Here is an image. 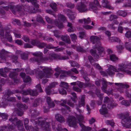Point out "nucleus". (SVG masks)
<instances>
[{"instance_id": "nucleus-45", "label": "nucleus", "mask_w": 131, "mask_h": 131, "mask_svg": "<svg viewBox=\"0 0 131 131\" xmlns=\"http://www.w3.org/2000/svg\"><path fill=\"white\" fill-rule=\"evenodd\" d=\"M17 74L16 72H11L9 74V77L12 79H14L17 77Z\"/></svg>"}, {"instance_id": "nucleus-41", "label": "nucleus", "mask_w": 131, "mask_h": 131, "mask_svg": "<svg viewBox=\"0 0 131 131\" xmlns=\"http://www.w3.org/2000/svg\"><path fill=\"white\" fill-rule=\"evenodd\" d=\"M24 125L26 129L28 130L29 129L28 125L29 123V119L28 118H26L24 120Z\"/></svg>"}, {"instance_id": "nucleus-60", "label": "nucleus", "mask_w": 131, "mask_h": 131, "mask_svg": "<svg viewBox=\"0 0 131 131\" xmlns=\"http://www.w3.org/2000/svg\"><path fill=\"white\" fill-rule=\"evenodd\" d=\"M45 18L46 20V21L49 23L52 24L53 23L54 21L52 19H51L48 17L46 16L45 17Z\"/></svg>"}, {"instance_id": "nucleus-62", "label": "nucleus", "mask_w": 131, "mask_h": 131, "mask_svg": "<svg viewBox=\"0 0 131 131\" xmlns=\"http://www.w3.org/2000/svg\"><path fill=\"white\" fill-rule=\"evenodd\" d=\"M129 43L128 42H126L125 44V46L126 49L129 51L131 52V47L128 46L129 45Z\"/></svg>"}, {"instance_id": "nucleus-1", "label": "nucleus", "mask_w": 131, "mask_h": 131, "mask_svg": "<svg viewBox=\"0 0 131 131\" xmlns=\"http://www.w3.org/2000/svg\"><path fill=\"white\" fill-rule=\"evenodd\" d=\"M32 54L36 57L30 58L31 62H36L38 65H40L41 62L45 61H48L51 62L53 60H63L68 59L69 57L66 56H60L57 54L54 53H51L49 54L48 57H43V54L42 52H36L33 53Z\"/></svg>"}, {"instance_id": "nucleus-56", "label": "nucleus", "mask_w": 131, "mask_h": 131, "mask_svg": "<svg viewBox=\"0 0 131 131\" xmlns=\"http://www.w3.org/2000/svg\"><path fill=\"white\" fill-rule=\"evenodd\" d=\"M21 58L24 60H27L28 59V55L26 53H23L21 54Z\"/></svg>"}, {"instance_id": "nucleus-37", "label": "nucleus", "mask_w": 131, "mask_h": 131, "mask_svg": "<svg viewBox=\"0 0 131 131\" xmlns=\"http://www.w3.org/2000/svg\"><path fill=\"white\" fill-rule=\"evenodd\" d=\"M87 74L85 73L83 75V78L85 81V83H90L89 82L90 79L87 77Z\"/></svg>"}, {"instance_id": "nucleus-15", "label": "nucleus", "mask_w": 131, "mask_h": 131, "mask_svg": "<svg viewBox=\"0 0 131 131\" xmlns=\"http://www.w3.org/2000/svg\"><path fill=\"white\" fill-rule=\"evenodd\" d=\"M102 89L104 92L108 94L109 93V92L106 90V89L107 88V84L112 85L113 83L107 82L105 79L103 78H102Z\"/></svg>"}, {"instance_id": "nucleus-50", "label": "nucleus", "mask_w": 131, "mask_h": 131, "mask_svg": "<svg viewBox=\"0 0 131 131\" xmlns=\"http://www.w3.org/2000/svg\"><path fill=\"white\" fill-rule=\"evenodd\" d=\"M69 62L70 63L71 66L72 67H77L78 65L77 62L72 60L69 61Z\"/></svg>"}, {"instance_id": "nucleus-57", "label": "nucleus", "mask_w": 131, "mask_h": 131, "mask_svg": "<svg viewBox=\"0 0 131 131\" xmlns=\"http://www.w3.org/2000/svg\"><path fill=\"white\" fill-rule=\"evenodd\" d=\"M76 49L77 50L78 52H85L86 51V50L82 47L78 46L77 47Z\"/></svg>"}, {"instance_id": "nucleus-43", "label": "nucleus", "mask_w": 131, "mask_h": 131, "mask_svg": "<svg viewBox=\"0 0 131 131\" xmlns=\"http://www.w3.org/2000/svg\"><path fill=\"white\" fill-rule=\"evenodd\" d=\"M121 104L122 105H123L126 106H128L130 105V103L128 101L124 100L122 101Z\"/></svg>"}, {"instance_id": "nucleus-58", "label": "nucleus", "mask_w": 131, "mask_h": 131, "mask_svg": "<svg viewBox=\"0 0 131 131\" xmlns=\"http://www.w3.org/2000/svg\"><path fill=\"white\" fill-rule=\"evenodd\" d=\"M85 36V32L84 31L80 32H79V37L81 39H83Z\"/></svg>"}, {"instance_id": "nucleus-7", "label": "nucleus", "mask_w": 131, "mask_h": 131, "mask_svg": "<svg viewBox=\"0 0 131 131\" xmlns=\"http://www.w3.org/2000/svg\"><path fill=\"white\" fill-rule=\"evenodd\" d=\"M121 116L122 125L126 128H131V116L127 113L122 114Z\"/></svg>"}, {"instance_id": "nucleus-63", "label": "nucleus", "mask_w": 131, "mask_h": 131, "mask_svg": "<svg viewBox=\"0 0 131 131\" xmlns=\"http://www.w3.org/2000/svg\"><path fill=\"white\" fill-rule=\"evenodd\" d=\"M29 130L31 131H39L38 128L36 126L34 127L32 126H30Z\"/></svg>"}, {"instance_id": "nucleus-9", "label": "nucleus", "mask_w": 131, "mask_h": 131, "mask_svg": "<svg viewBox=\"0 0 131 131\" xmlns=\"http://www.w3.org/2000/svg\"><path fill=\"white\" fill-rule=\"evenodd\" d=\"M76 117L78 119V123L82 128V131H91L92 128L89 127H86L82 123L83 122L84 117L81 115H77Z\"/></svg>"}, {"instance_id": "nucleus-16", "label": "nucleus", "mask_w": 131, "mask_h": 131, "mask_svg": "<svg viewBox=\"0 0 131 131\" xmlns=\"http://www.w3.org/2000/svg\"><path fill=\"white\" fill-rule=\"evenodd\" d=\"M20 75L23 79L24 82L25 83L29 82L31 81V78L28 75H26L24 72H21Z\"/></svg>"}, {"instance_id": "nucleus-18", "label": "nucleus", "mask_w": 131, "mask_h": 131, "mask_svg": "<svg viewBox=\"0 0 131 131\" xmlns=\"http://www.w3.org/2000/svg\"><path fill=\"white\" fill-rule=\"evenodd\" d=\"M102 5L103 7L110 9L113 10V7L110 5L109 2L106 0H102Z\"/></svg>"}, {"instance_id": "nucleus-13", "label": "nucleus", "mask_w": 131, "mask_h": 131, "mask_svg": "<svg viewBox=\"0 0 131 131\" xmlns=\"http://www.w3.org/2000/svg\"><path fill=\"white\" fill-rule=\"evenodd\" d=\"M77 9L80 12H87L88 10H89V9H88L87 8L86 6L84 3L81 2L78 3L77 4Z\"/></svg>"}, {"instance_id": "nucleus-35", "label": "nucleus", "mask_w": 131, "mask_h": 131, "mask_svg": "<svg viewBox=\"0 0 131 131\" xmlns=\"http://www.w3.org/2000/svg\"><path fill=\"white\" fill-rule=\"evenodd\" d=\"M49 6L54 11H57L58 9L56 7L57 5L56 3L54 2L50 4Z\"/></svg>"}, {"instance_id": "nucleus-6", "label": "nucleus", "mask_w": 131, "mask_h": 131, "mask_svg": "<svg viewBox=\"0 0 131 131\" xmlns=\"http://www.w3.org/2000/svg\"><path fill=\"white\" fill-rule=\"evenodd\" d=\"M23 5L24 6V8H23L19 6H16L15 9V12H16V11H17L19 14L21 15L25 14L26 12L29 13H34L39 12L38 10L36 9L35 8L31 9L30 6L27 4H23Z\"/></svg>"}, {"instance_id": "nucleus-31", "label": "nucleus", "mask_w": 131, "mask_h": 131, "mask_svg": "<svg viewBox=\"0 0 131 131\" xmlns=\"http://www.w3.org/2000/svg\"><path fill=\"white\" fill-rule=\"evenodd\" d=\"M38 94V92L37 89L35 90H32L30 89V90L29 95H30L34 96H36Z\"/></svg>"}, {"instance_id": "nucleus-54", "label": "nucleus", "mask_w": 131, "mask_h": 131, "mask_svg": "<svg viewBox=\"0 0 131 131\" xmlns=\"http://www.w3.org/2000/svg\"><path fill=\"white\" fill-rule=\"evenodd\" d=\"M25 72L27 74H28L31 75H32L34 73V71L33 70H31L29 68H27L25 69Z\"/></svg>"}, {"instance_id": "nucleus-38", "label": "nucleus", "mask_w": 131, "mask_h": 131, "mask_svg": "<svg viewBox=\"0 0 131 131\" xmlns=\"http://www.w3.org/2000/svg\"><path fill=\"white\" fill-rule=\"evenodd\" d=\"M72 12H70L68 14V16L70 19L72 20H74L75 18L76 15L75 14H72Z\"/></svg>"}, {"instance_id": "nucleus-33", "label": "nucleus", "mask_w": 131, "mask_h": 131, "mask_svg": "<svg viewBox=\"0 0 131 131\" xmlns=\"http://www.w3.org/2000/svg\"><path fill=\"white\" fill-rule=\"evenodd\" d=\"M68 131V130L66 128H62L61 125H59L57 127L54 129V131Z\"/></svg>"}, {"instance_id": "nucleus-39", "label": "nucleus", "mask_w": 131, "mask_h": 131, "mask_svg": "<svg viewBox=\"0 0 131 131\" xmlns=\"http://www.w3.org/2000/svg\"><path fill=\"white\" fill-rule=\"evenodd\" d=\"M67 71H65L61 70L60 71L61 74L60 75V77L61 78H63L64 77L67 76L69 74L67 73Z\"/></svg>"}, {"instance_id": "nucleus-51", "label": "nucleus", "mask_w": 131, "mask_h": 131, "mask_svg": "<svg viewBox=\"0 0 131 131\" xmlns=\"http://www.w3.org/2000/svg\"><path fill=\"white\" fill-rule=\"evenodd\" d=\"M105 123L107 125H111L112 127L114 126L115 124L113 120H107L105 122Z\"/></svg>"}, {"instance_id": "nucleus-55", "label": "nucleus", "mask_w": 131, "mask_h": 131, "mask_svg": "<svg viewBox=\"0 0 131 131\" xmlns=\"http://www.w3.org/2000/svg\"><path fill=\"white\" fill-rule=\"evenodd\" d=\"M71 40L74 42H75V40L77 39V37L74 34H71L70 35Z\"/></svg>"}, {"instance_id": "nucleus-27", "label": "nucleus", "mask_w": 131, "mask_h": 131, "mask_svg": "<svg viewBox=\"0 0 131 131\" xmlns=\"http://www.w3.org/2000/svg\"><path fill=\"white\" fill-rule=\"evenodd\" d=\"M54 23L56 26L57 27L61 29L64 27L62 23L61 22H59L57 19L55 20Z\"/></svg>"}, {"instance_id": "nucleus-20", "label": "nucleus", "mask_w": 131, "mask_h": 131, "mask_svg": "<svg viewBox=\"0 0 131 131\" xmlns=\"http://www.w3.org/2000/svg\"><path fill=\"white\" fill-rule=\"evenodd\" d=\"M77 84L80 88H86L87 87H90L92 85L91 83H85L83 82L80 81H77ZM92 86H94V85H92Z\"/></svg>"}, {"instance_id": "nucleus-48", "label": "nucleus", "mask_w": 131, "mask_h": 131, "mask_svg": "<svg viewBox=\"0 0 131 131\" xmlns=\"http://www.w3.org/2000/svg\"><path fill=\"white\" fill-rule=\"evenodd\" d=\"M0 116L5 121L7 119L8 116V115L6 113H0Z\"/></svg>"}, {"instance_id": "nucleus-17", "label": "nucleus", "mask_w": 131, "mask_h": 131, "mask_svg": "<svg viewBox=\"0 0 131 131\" xmlns=\"http://www.w3.org/2000/svg\"><path fill=\"white\" fill-rule=\"evenodd\" d=\"M85 96L84 95H83L81 97L80 100L79 102V103L78 106V107L77 108V109L79 112L81 113L82 112V111L80 109H79L78 108H80L82 106H83L85 105Z\"/></svg>"}, {"instance_id": "nucleus-21", "label": "nucleus", "mask_w": 131, "mask_h": 131, "mask_svg": "<svg viewBox=\"0 0 131 131\" xmlns=\"http://www.w3.org/2000/svg\"><path fill=\"white\" fill-rule=\"evenodd\" d=\"M55 118L57 120L61 123H63L65 121V119L60 114H57L55 115Z\"/></svg>"}, {"instance_id": "nucleus-29", "label": "nucleus", "mask_w": 131, "mask_h": 131, "mask_svg": "<svg viewBox=\"0 0 131 131\" xmlns=\"http://www.w3.org/2000/svg\"><path fill=\"white\" fill-rule=\"evenodd\" d=\"M109 41L110 42H120L121 40L119 39L116 37H112L109 38Z\"/></svg>"}, {"instance_id": "nucleus-46", "label": "nucleus", "mask_w": 131, "mask_h": 131, "mask_svg": "<svg viewBox=\"0 0 131 131\" xmlns=\"http://www.w3.org/2000/svg\"><path fill=\"white\" fill-rule=\"evenodd\" d=\"M46 44L44 42H41L39 41L37 47L40 48L44 47L46 45Z\"/></svg>"}, {"instance_id": "nucleus-14", "label": "nucleus", "mask_w": 131, "mask_h": 131, "mask_svg": "<svg viewBox=\"0 0 131 131\" xmlns=\"http://www.w3.org/2000/svg\"><path fill=\"white\" fill-rule=\"evenodd\" d=\"M4 31H5V36L6 37L11 35L10 33V30L8 26H5L4 28H2L1 30H0V36L3 37L4 36Z\"/></svg>"}, {"instance_id": "nucleus-28", "label": "nucleus", "mask_w": 131, "mask_h": 131, "mask_svg": "<svg viewBox=\"0 0 131 131\" xmlns=\"http://www.w3.org/2000/svg\"><path fill=\"white\" fill-rule=\"evenodd\" d=\"M117 105V103L114 102H110L107 104V107L109 109H111L116 107Z\"/></svg>"}, {"instance_id": "nucleus-22", "label": "nucleus", "mask_w": 131, "mask_h": 131, "mask_svg": "<svg viewBox=\"0 0 131 131\" xmlns=\"http://www.w3.org/2000/svg\"><path fill=\"white\" fill-rule=\"evenodd\" d=\"M46 101L49 108H52L55 106V104L52 101L50 97H47L46 98Z\"/></svg>"}, {"instance_id": "nucleus-2", "label": "nucleus", "mask_w": 131, "mask_h": 131, "mask_svg": "<svg viewBox=\"0 0 131 131\" xmlns=\"http://www.w3.org/2000/svg\"><path fill=\"white\" fill-rule=\"evenodd\" d=\"M90 39L93 44L96 43L93 46V48L94 49H97L99 51L97 53L96 50L91 49L90 51L91 55L96 59L103 56L104 54V48L101 46V43L100 41L99 37L96 36H91L90 38Z\"/></svg>"}, {"instance_id": "nucleus-3", "label": "nucleus", "mask_w": 131, "mask_h": 131, "mask_svg": "<svg viewBox=\"0 0 131 131\" xmlns=\"http://www.w3.org/2000/svg\"><path fill=\"white\" fill-rule=\"evenodd\" d=\"M51 68L46 67L40 66L35 70V73L40 79L44 77L49 78L51 77L52 74L51 71Z\"/></svg>"}, {"instance_id": "nucleus-47", "label": "nucleus", "mask_w": 131, "mask_h": 131, "mask_svg": "<svg viewBox=\"0 0 131 131\" xmlns=\"http://www.w3.org/2000/svg\"><path fill=\"white\" fill-rule=\"evenodd\" d=\"M60 86L65 89H67L68 87V85L67 83L64 82H61L60 85Z\"/></svg>"}, {"instance_id": "nucleus-5", "label": "nucleus", "mask_w": 131, "mask_h": 131, "mask_svg": "<svg viewBox=\"0 0 131 131\" xmlns=\"http://www.w3.org/2000/svg\"><path fill=\"white\" fill-rule=\"evenodd\" d=\"M118 66L119 67L118 68L117 70L114 66L112 65H110L108 67V69H107V74L111 76H113L115 74L114 72H118V71H119L124 72L126 73L131 75V71L125 69L126 68H127L128 67L126 66V64H119Z\"/></svg>"}, {"instance_id": "nucleus-19", "label": "nucleus", "mask_w": 131, "mask_h": 131, "mask_svg": "<svg viewBox=\"0 0 131 131\" xmlns=\"http://www.w3.org/2000/svg\"><path fill=\"white\" fill-rule=\"evenodd\" d=\"M10 70V68L6 67L4 68V70L3 68L0 69V75L5 78L7 76L6 73L9 71Z\"/></svg>"}, {"instance_id": "nucleus-64", "label": "nucleus", "mask_w": 131, "mask_h": 131, "mask_svg": "<svg viewBox=\"0 0 131 131\" xmlns=\"http://www.w3.org/2000/svg\"><path fill=\"white\" fill-rule=\"evenodd\" d=\"M125 36L127 38L131 39V31H127L125 34Z\"/></svg>"}, {"instance_id": "nucleus-30", "label": "nucleus", "mask_w": 131, "mask_h": 131, "mask_svg": "<svg viewBox=\"0 0 131 131\" xmlns=\"http://www.w3.org/2000/svg\"><path fill=\"white\" fill-rule=\"evenodd\" d=\"M72 72H74L76 74H78L79 72L76 68H73L71 69L70 70L67 71V73L71 75L72 74Z\"/></svg>"}, {"instance_id": "nucleus-12", "label": "nucleus", "mask_w": 131, "mask_h": 131, "mask_svg": "<svg viewBox=\"0 0 131 131\" xmlns=\"http://www.w3.org/2000/svg\"><path fill=\"white\" fill-rule=\"evenodd\" d=\"M67 121L69 126L75 128L77 127L76 119L75 117L73 116H70L67 119Z\"/></svg>"}, {"instance_id": "nucleus-32", "label": "nucleus", "mask_w": 131, "mask_h": 131, "mask_svg": "<svg viewBox=\"0 0 131 131\" xmlns=\"http://www.w3.org/2000/svg\"><path fill=\"white\" fill-rule=\"evenodd\" d=\"M117 15L119 16L125 17L127 15V13L123 10H119L117 12Z\"/></svg>"}, {"instance_id": "nucleus-4", "label": "nucleus", "mask_w": 131, "mask_h": 131, "mask_svg": "<svg viewBox=\"0 0 131 131\" xmlns=\"http://www.w3.org/2000/svg\"><path fill=\"white\" fill-rule=\"evenodd\" d=\"M34 113L33 114H32L31 115V117L32 118L30 120L33 124H36V125H38L41 126V127H43L44 129L46 131H51V130L50 129V127L49 125V122H46L45 123L44 121L42 120V119H39L37 121L35 120L34 119L35 117L36 116H38L39 113L38 112H37L36 110H35L34 111Z\"/></svg>"}, {"instance_id": "nucleus-24", "label": "nucleus", "mask_w": 131, "mask_h": 131, "mask_svg": "<svg viewBox=\"0 0 131 131\" xmlns=\"http://www.w3.org/2000/svg\"><path fill=\"white\" fill-rule=\"evenodd\" d=\"M21 2L23 3H25V2H26L27 1L29 3L30 2L31 4H33L34 6L36 8L38 7V5L37 3V1L36 0H25V1L24 0H20Z\"/></svg>"}, {"instance_id": "nucleus-61", "label": "nucleus", "mask_w": 131, "mask_h": 131, "mask_svg": "<svg viewBox=\"0 0 131 131\" xmlns=\"http://www.w3.org/2000/svg\"><path fill=\"white\" fill-rule=\"evenodd\" d=\"M51 89L48 86L45 88V92L47 95H50L51 93Z\"/></svg>"}, {"instance_id": "nucleus-8", "label": "nucleus", "mask_w": 131, "mask_h": 131, "mask_svg": "<svg viewBox=\"0 0 131 131\" xmlns=\"http://www.w3.org/2000/svg\"><path fill=\"white\" fill-rule=\"evenodd\" d=\"M9 121L14 125H16L18 129L21 131L24 129L22 122L16 117H13L9 119Z\"/></svg>"}, {"instance_id": "nucleus-53", "label": "nucleus", "mask_w": 131, "mask_h": 131, "mask_svg": "<svg viewBox=\"0 0 131 131\" xmlns=\"http://www.w3.org/2000/svg\"><path fill=\"white\" fill-rule=\"evenodd\" d=\"M36 20L39 23H41L42 24L44 23L45 22L43 20L42 17L40 16H37Z\"/></svg>"}, {"instance_id": "nucleus-34", "label": "nucleus", "mask_w": 131, "mask_h": 131, "mask_svg": "<svg viewBox=\"0 0 131 131\" xmlns=\"http://www.w3.org/2000/svg\"><path fill=\"white\" fill-rule=\"evenodd\" d=\"M58 19L59 20H61L63 22H66L67 21L65 16L63 15L60 14L58 15Z\"/></svg>"}, {"instance_id": "nucleus-59", "label": "nucleus", "mask_w": 131, "mask_h": 131, "mask_svg": "<svg viewBox=\"0 0 131 131\" xmlns=\"http://www.w3.org/2000/svg\"><path fill=\"white\" fill-rule=\"evenodd\" d=\"M88 59L89 60L90 63L93 65V64L94 63V60L93 59L92 57L91 56H89L88 57Z\"/></svg>"}, {"instance_id": "nucleus-11", "label": "nucleus", "mask_w": 131, "mask_h": 131, "mask_svg": "<svg viewBox=\"0 0 131 131\" xmlns=\"http://www.w3.org/2000/svg\"><path fill=\"white\" fill-rule=\"evenodd\" d=\"M97 6L100 8L101 7L98 1L97 0H94L93 2L89 3V8L91 10H92L95 13H97L98 9V8H97Z\"/></svg>"}, {"instance_id": "nucleus-25", "label": "nucleus", "mask_w": 131, "mask_h": 131, "mask_svg": "<svg viewBox=\"0 0 131 131\" xmlns=\"http://www.w3.org/2000/svg\"><path fill=\"white\" fill-rule=\"evenodd\" d=\"M61 39L62 41L68 44H70L71 43L69 37L67 35L62 36L61 37Z\"/></svg>"}, {"instance_id": "nucleus-10", "label": "nucleus", "mask_w": 131, "mask_h": 131, "mask_svg": "<svg viewBox=\"0 0 131 131\" xmlns=\"http://www.w3.org/2000/svg\"><path fill=\"white\" fill-rule=\"evenodd\" d=\"M8 5V3L5 1H0V7L3 8L6 10H8V9H10L13 14H15V6L14 5Z\"/></svg>"}, {"instance_id": "nucleus-49", "label": "nucleus", "mask_w": 131, "mask_h": 131, "mask_svg": "<svg viewBox=\"0 0 131 131\" xmlns=\"http://www.w3.org/2000/svg\"><path fill=\"white\" fill-rule=\"evenodd\" d=\"M59 93L62 95H66L67 93L66 91L62 88L59 89Z\"/></svg>"}, {"instance_id": "nucleus-44", "label": "nucleus", "mask_w": 131, "mask_h": 131, "mask_svg": "<svg viewBox=\"0 0 131 131\" xmlns=\"http://www.w3.org/2000/svg\"><path fill=\"white\" fill-rule=\"evenodd\" d=\"M30 90V89L21 90L20 93L25 95H28L29 94Z\"/></svg>"}, {"instance_id": "nucleus-52", "label": "nucleus", "mask_w": 131, "mask_h": 131, "mask_svg": "<svg viewBox=\"0 0 131 131\" xmlns=\"http://www.w3.org/2000/svg\"><path fill=\"white\" fill-rule=\"evenodd\" d=\"M110 59L111 60L113 61L117 60L118 58L114 54H112L110 55Z\"/></svg>"}, {"instance_id": "nucleus-36", "label": "nucleus", "mask_w": 131, "mask_h": 131, "mask_svg": "<svg viewBox=\"0 0 131 131\" xmlns=\"http://www.w3.org/2000/svg\"><path fill=\"white\" fill-rule=\"evenodd\" d=\"M61 100L63 101V103L65 104L67 103L68 105L72 107H74V106L73 103L71 102L70 100H68L67 101L66 100H63L62 99Z\"/></svg>"}, {"instance_id": "nucleus-40", "label": "nucleus", "mask_w": 131, "mask_h": 131, "mask_svg": "<svg viewBox=\"0 0 131 131\" xmlns=\"http://www.w3.org/2000/svg\"><path fill=\"white\" fill-rule=\"evenodd\" d=\"M40 100L39 99H36L34 100L33 103V106L34 107H36L39 105Z\"/></svg>"}, {"instance_id": "nucleus-23", "label": "nucleus", "mask_w": 131, "mask_h": 131, "mask_svg": "<svg viewBox=\"0 0 131 131\" xmlns=\"http://www.w3.org/2000/svg\"><path fill=\"white\" fill-rule=\"evenodd\" d=\"M100 113L102 115L106 114L108 113V111L106 107V105L105 104L102 105V106L101 109L99 110Z\"/></svg>"}, {"instance_id": "nucleus-26", "label": "nucleus", "mask_w": 131, "mask_h": 131, "mask_svg": "<svg viewBox=\"0 0 131 131\" xmlns=\"http://www.w3.org/2000/svg\"><path fill=\"white\" fill-rule=\"evenodd\" d=\"M17 107L20 110H23L26 109L27 106L25 104L23 105L21 102H18L17 104Z\"/></svg>"}, {"instance_id": "nucleus-42", "label": "nucleus", "mask_w": 131, "mask_h": 131, "mask_svg": "<svg viewBox=\"0 0 131 131\" xmlns=\"http://www.w3.org/2000/svg\"><path fill=\"white\" fill-rule=\"evenodd\" d=\"M71 94L73 96L71 97L72 100L74 102H75L77 99L76 94L74 92H71Z\"/></svg>"}]
</instances>
